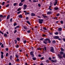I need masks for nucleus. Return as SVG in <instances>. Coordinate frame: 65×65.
<instances>
[{"instance_id": "f257e3e1", "label": "nucleus", "mask_w": 65, "mask_h": 65, "mask_svg": "<svg viewBox=\"0 0 65 65\" xmlns=\"http://www.w3.org/2000/svg\"><path fill=\"white\" fill-rule=\"evenodd\" d=\"M38 21H39V23L40 24L42 23V22L43 21V19H39Z\"/></svg>"}, {"instance_id": "f03ea898", "label": "nucleus", "mask_w": 65, "mask_h": 65, "mask_svg": "<svg viewBox=\"0 0 65 65\" xmlns=\"http://www.w3.org/2000/svg\"><path fill=\"white\" fill-rule=\"evenodd\" d=\"M30 54L31 56H32L33 57H34V52H30Z\"/></svg>"}, {"instance_id": "7ed1b4c3", "label": "nucleus", "mask_w": 65, "mask_h": 65, "mask_svg": "<svg viewBox=\"0 0 65 65\" xmlns=\"http://www.w3.org/2000/svg\"><path fill=\"white\" fill-rule=\"evenodd\" d=\"M45 40H47V41L48 42V43H51V40H50V39L46 38L45 39Z\"/></svg>"}, {"instance_id": "20e7f679", "label": "nucleus", "mask_w": 65, "mask_h": 65, "mask_svg": "<svg viewBox=\"0 0 65 65\" xmlns=\"http://www.w3.org/2000/svg\"><path fill=\"white\" fill-rule=\"evenodd\" d=\"M24 12H25L26 13H25V15H27V14H29L30 13L29 12H27L25 11H24Z\"/></svg>"}, {"instance_id": "39448f33", "label": "nucleus", "mask_w": 65, "mask_h": 65, "mask_svg": "<svg viewBox=\"0 0 65 65\" xmlns=\"http://www.w3.org/2000/svg\"><path fill=\"white\" fill-rule=\"evenodd\" d=\"M54 37V39H57L59 38V36H55Z\"/></svg>"}, {"instance_id": "423d86ee", "label": "nucleus", "mask_w": 65, "mask_h": 65, "mask_svg": "<svg viewBox=\"0 0 65 65\" xmlns=\"http://www.w3.org/2000/svg\"><path fill=\"white\" fill-rule=\"evenodd\" d=\"M43 42L44 43H45L46 44V43L48 42L47 41V40H45L43 41Z\"/></svg>"}, {"instance_id": "0eeeda50", "label": "nucleus", "mask_w": 65, "mask_h": 65, "mask_svg": "<svg viewBox=\"0 0 65 65\" xmlns=\"http://www.w3.org/2000/svg\"><path fill=\"white\" fill-rule=\"evenodd\" d=\"M18 17L19 18H23V15L20 14L18 16Z\"/></svg>"}, {"instance_id": "6e6552de", "label": "nucleus", "mask_w": 65, "mask_h": 65, "mask_svg": "<svg viewBox=\"0 0 65 65\" xmlns=\"http://www.w3.org/2000/svg\"><path fill=\"white\" fill-rule=\"evenodd\" d=\"M47 14H51L52 13V12L49 11L47 12Z\"/></svg>"}, {"instance_id": "1a4fd4ad", "label": "nucleus", "mask_w": 65, "mask_h": 65, "mask_svg": "<svg viewBox=\"0 0 65 65\" xmlns=\"http://www.w3.org/2000/svg\"><path fill=\"white\" fill-rule=\"evenodd\" d=\"M62 28H58V31H62Z\"/></svg>"}, {"instance_id": "9d476101", "label": "nucleus", "mask_w": 65, "mask_h": 65, "mask_svg": "<svg viewBox=\"0 0 65 65\" xmlns=\"http://www.w3.org/2000/svg\"><path fill=\"white\" fill-rule=\"evenodd\" d=\"M31 16H34L35 15V13H31Z\"/></svg>"}, {"instance_id": "9b49d317", "label": "nucleus", "mask_w": 65, "mask_h": 65, "mask_svg": "<svg viewBox=\"0 0 65 65\" xmlns=\"http://www.w3.org/2000/svg\"><path fill=\"white\" fill-rule=\"evenodd\" d=\"M23 5V3H20L19 4V5L20 6H22Z\"/></svg>"}, {"instance_id": "f8f14e48", "label": "nucleus", "mask_w": 65, "mask_h": 65, "mask_svg": "<svg viewBox=\"0 0 65 65\" xmlns=\"http://www.w3.org/2000/svg\"><path fill=\"white\" fill-rule=\"evenodd\" d=\"M57 1H55L54 2V6H56V5L57 4Z\"/></svg>"}, {"instance_id": "ddd939ff", "label": "nucleus", "mask_w": 65, "mask_h": 65, "mask_svg": "<svg viewBox=\"0 0 65 65\" xmlns=\"http://www.w3.org/2000/svg\"><path fill=\"white\" fill-rule=\"evenodd\" d=\"M54 9L55 10H58L59 9V8L58 7H55L54 8Z\"/></svg>"}, {"instance_id": "4468645a", "label": "nucleus", "mask_w": 65, "mask_h": 65, "mask_svg": "<svg viewBox=\"0 0 65 65\" xmlns=\"http://www.w3.org/2000/svg\"><path fill=\"white\" fill-rule=\"evenodd\" d=\"M4 36L5 37H6L7 36V35L5 33L4 34Z\"/></svg>"}, {"instance_id": "2eb2a0df", "label": "nucleus", "mask_w": 65, "mask_h": 65, "mask_svg": "<svg viewBox=\"0 0 65 65\" xmlns=\"http://www.w3.org/2000/svg\"><path fill=\"white\" fill-rule=\"evenodd\" d=\"M9 18H10V15H8L7 16V20H8V19H9Z\"/></svg>"}, {"instance_id": "dca6fc26", "label": "nucleus", "mask_w": 65, "mask_h": 65, "mask_svg": "<svg viewBox=\"0 0 65 65\" xmlns=\"http://www.w3.org/2000/svg\"><path fill=\"white\" fill-rule=\"evenodd\" d=\"M51 51L52 53H55V52L54 51V50L53 49H51Z\"/></svg>"}, {"instance_id": "f3484780", "label": "nucleus", "mask_w": 65, "mask_h": 65, "mask_svg": "<svg viewBox=\"0 0 65 65\" xmlns=\"http://www.w3.org/2000/svg\"><path fill=\"white\" fill-rule=\"evenodd\" d=\"M13 58V57H12V56H10V58L11 60H12V58Z\"/></svg>"}, {"instance_id": "a211bd4d", "label": "nucleus", "mask_w": 65, "mask_h": 65, "mask_svg": "<svg viewBox=\"0 0 65 65\" xmlns=\"http://www.w3.org/2000/svg\"><path fill=\"white\" fill-rule=\"evenodd\" d=\"M46 36V35L44 34H43L42 35V37H45Z\"/></svg>"}, {"instance_id": "6ab92c4d", "label": "nucleus", "mask_w": 65, "mask_h": 65, "mask_svg": "<svg viewBox=\"0 0 65 65\" xmlns=\"http://www.w3.org/2000/svg\"><path fill=\"white\" fill-rule=\"evenodd\" d=\"M43 17L44 18H47V16L44 15H43Z\"/></svg>"}, {"instance_id": "aec40b11", "label": "nucleus", "mask_w": 65, "mask_h": 65, "mask_svg": "<svg viewBox=\"0 0 65 65\" xmlns=\"http://www.w3.org/2000/svg\"><path fill=\"white\" fill-rule=\"evenodd\" d=\"M58 56L59 57V58H61V59H62V56H60V55H59V54H58Z\"/></svg>"}, {"instance_id": "412c9836", "label": "nucleus", "mask_w": 65, "mask_h": 65, "mask_svg": "<svg viewBox=\"0 0 65 65\" xmlns=\"http://www.w3.org/2000/svg\"><path fill=\"white\" fill-rule=\"evenodd\" d=\"M24 29H25V30H27V29H28V28H27V27L26 26H24Z\"/></svg>"}, {"instance_id": "4be33fe9", "label": "nucleus", "mask_w": 65, "mask_h": 65, "mask_svg": "<svg viewBox=\"0 0 65 65\" xmlns=\"http://www.w3.org/2000/svg\"><path fill=\"white\" fill-rule=\"evenodd\" d=\"M3 15L2 14L0 15V18H3Z\"/></svg>"}, {"instance_id": "5701e85b", "label": "nucleus", "mask_w": 65, "mask_h": 65, "mask_svg": "<svg viewBox=\"0 0 65 65\" xmlns=\"http://www.w3.org/2000/svg\"><path fill=\"white\" fill-rule=\"evenodd\" d=\"M24 7H27V5L26 4L24 5H23Z\"/></svg>"}, {"instance_id": "b1692460", "label": "nucleus", "mask_w": 65, "mask_h": 65, "mask_svg": "<svg viewBox=\"0 0 65 65\" xmlns=\"http://www.w3.org/2000/svg\"><path fill=\"white\" fill-rule=\"evenodd\" d=\"M15 57L17 58H19V55H15Z\"/></svg>"}, {"instance_id": "393cba45", "label": "nucleus", "mask_w": 65, "mask_h": 65, "mask_svg": "<svg viewBox=\"0 0 65 65\" xmlns=\"http://www.w3.org/2000/svg\"><path fill=\"white\" fill-rule=\"evenodd\" d=\"M54 34H55V35H58V34H59V33H58V32H55Z\"/></svg>"}, {"instance_id": "a878e982", "label": "nucleus", "mask_w": 65, "mask_h": 65, "mask_svg": "<svg viewBox=\"0 0 65 65\" xmlns=\"http://www.w3.org/2000/svg\"><path fill=\"white\" fill-rule=\"evenodd\" d=\"M56 42L55 40H53L52 41V43H55Z\"/></svg>"}, {"instance_id": "bb28decb", "label": "nucleus", "mask_w": 65, "mask_h": 65, "mask_svg": "<svg viewBox=\"0 0 65 65\" xmlns=\"http://www.w3.org/2000/svg\"><path fill=\"white\" fill-rule=\"evenodd\" d=\"M17 40H18V41H20V38H17Z\"/></svg>"}, {"instance_id": "cd10ccee", "label": "nucleus", "mask_w": 65, "mask_h": 65, "mask_svg": "<svg viewBox=\"0 0 65 65\" xmlns=\"http://www.w3.org/2000/svg\"><path fill=\"white\" fill-rule=\"evenodd\" d=\"M1 58H2V59L3 58V55L2 54L1 55Z\"/></svg>"}, {"instance_id": "c85d7f7f", "label": "nucleus", "mask_w": 65, "mask_h": 65, "mask_svg": "<svg viewBox=\"0 0 65 65\" xmlns=\"http://www.w3.org/2000/svg\"><path fill=\"white\" fill-rule=\"evenodd\" d=\"M26 23H27L28 24H29V25H30V22H29L28 21H26Z\"/></svg>"}, {"instance_id": "c756f323", "label": "nucleus", "mask_w": 65, "mask_h": 65, "mask_svg": "<svg viewBox=\"0 0 65 65\" xmlns=\"http://www.w3.org/2000/svg\"><path fill=\"white\" fill-rule=\"evenodd\" d=\"M21 8H19L17 10L18 11H20V10H21Z\"/></svg>"}, {"instance_id": "7c9ffc66", "label": "nucleus", "mask_w": 65, "mask_h": 65, "mask_svg": "<svg viewBox=\"0 0 65 65\" xmlns=\"http://www.w3.org/2000/svg\"><path fill=\"white\" fill-rule=\"evenodd\" d=\"M60 54L61 55H63L64 54L63 52H60Z\"/></svg>"}, {"instance_id": "2f4dec72", "label": "nucleus", "mask_w": 65, "mask_h": 65, "mask_svg": "<svg viewBox=\"0 0 65 65\" xmlns=\"http://www.w3.org/2000/svg\"><path fill=\"white\" fill-rule=\"evenodd\" d=\"M1 47L2 48H3L4 47V46L3 44H2L1 45Z\"/></svg>"}, {"instance_id": "473e14b6", "label": "nucleus", "mask_w": 65, "mask_h": 65, "mask_svg": "<svg viewBox=\"0 0 65 65\" xmlns=\"http://www.w3.org/2000/svg\"><path fill=\"white\" fill-rule=\"evenodd\" d=\"M44 39L43 38H41L40 39V40H43Z\"/></svg>"}, {"instance_id": "72a5a7b5", "label": "nucleus", "mask_w": 65, "mask_h": 65, "mask_svg": "<svg viewBox=\"0 0 65 65\" xmlns=\"http://www.w3.org/2000/svg\"><path fill=\"white\" fill-rule=\"evenodd\" d=\"M32 59L34 60H36V58L35 57H33L32 58Z\"/></svg>"}, {"instance_id": "f704fd0d", "label": "nucleus", "mask_w": 65, "mask_h": 65, "mask_svg": "<svg viewBox=\"0 0 65 65\" xmlns=\"http://www.w3.org/2000/svg\"><path fill=\"white\" fill-rule=\"evenodd\" d=\"M8 53H7L6 54V56L8 57Z\"/></svg>"}, {"instance_id": "c9c22d12", "label": "nucleus", "mask_w": 65, "mask_h": 65, "mask_svg": "<svg viewBox=\"0 0 65 65\" xmlns=\"http://www.w3.org/2000/svg\"><path fill=\"white\" fill-rule=\"evenodd\" d=\"M19 61L20 60L19 59H16V61H17V62H19Z\"/></svg>"}, {"instance_id": "e433bc0d", "label": "nucleus", "mask_w": 65, "mask_h": 65, "mask_svg": "<svg viewBox=\"0 0 65 65\" xmlns=\"http://www.w3.org/2000/svg\"><path fill=\"white\" fill-rule=\"evenodd\" d=\"M21 3H22V2H25V0H21Z\"/></svg>"}, {"instance_id": "4c0bfd02", "label": "nucleus", "mask_w": 65, "mask_h": 65, "mask_svg": "<svg viewBox=\"0 0 65 65\" xmlns=\"http://www.w3.org/2000/svg\"><path fill=\"white\" fill-rule=\"evenodd\" d=\"M17 4L16 3H14L13 4L14 6H16L17 5Z\"/></svg>"}, {"instance_id": "58836bf2", "label": "nucleus", "mask_w": 65, "mask_h": 65, "mask_svg": "<svg viewBox=\"0 0 65 65\" xmlns=\"http://www.w3.org/2000/svg\"><path fill=\"white\" fill-rule=\"evenodd\" d=\"M33 1L34 2H38V1L35 0H33Z\"/></svg>"}, {"instance_id": "ea45409f", "label": "nucleus", "mask_w": 65, "mask_h": 65, "mask_svg": "<svg viewBox=\"0 0 65 65\" xmlns=\"http://www.w3.org/2000/svg\"><path fill=\"white\" fill-rule=\"evenodd\" d=\"M9 6V4H8L6 6V7H8Z\"/></svg>"}, {"instance_id": "a19ab883", "label": "nucleus", "mask_w": 65, "mask_h": 65, "mask_svg": "<svg viewBox=\"0 0 65 65\" xmlns=\"http://www.w3.org/2000/svg\"><path fill=\"white\" fill-rule=\"evenodd\" d=\"M27 32L28 33H29L30 32V30H28L27 31Z\"/></svg>"}, {"instance_id": "79ce46f5", "label": "nucleus", "mask_w": 65, "mask_h": 65, "mask_svg": "<svg viewBox=\"0 0 65 65\" xmlns=\"http://www.w3.org/2000/svg\"><path fill=\"white\" fill-rule=\"evenodd\" d=\"M14 41L15 42V44H16L17 43V40H14Z\"/></svg>"}, {"instance_id": "37998d69", "label": "nucleus", "mask_w": 65, "mask_h": 65, "mask_svg": "<svg viewBox=\"0 0 65 65\" xmlns=\"http://www.w3.org/2000/svg\"><path fill=\"white\" fill-rule=\"evenodd\" d=\"M43 29L44 30H47V29H46V28L45 27H43Z\"/></svg>"}, {"instance_id": "c03bdc74", "label": "nucleus", "mask_w": 65, "mask_h": 65, "mask_svg": "<svg viewBox=\"0 0 65 65\" xmlns=\"http://www.w3.org/2000/svg\"><path fill=\"white\" fill-rule=\"evenodd\" d=\"M21 12V11H20L18 12H17L18 14H19V13H20Z\"/></svg>"}, {"instance_id": "a18cd8bd", "label": "nucleus", "mask_w": 65, "mask_h": 65, "mask_svg": "<svg viewBox=\"0 0 65 65\" xmlns=\"http://www.w3.org/2000/svg\"><path fill=\"white\" fill-rule=\"evenodd\" d=\"M19 46L18 45H17L16 46V47L17 48H18Z\"/></svg>"}, {"instance_id": "49530a36", "label": "nucleus", "mask_w": 65, "mask_h": 65, "mask_svg": "<svg viewBox=\"0 0 65 65\" xmlns=\"http://www.w3.org/2000/svg\"><path fill=\"white\" fill-rule=\"evenodd\" d=\"M51 61L53 62H56V61L55 60H51Z\"/></svg>"}, {"instance_id": "de8ad7c7", "label": "nucleus", "mask_w": 65, "mask_h": 65, "mask_svg": "<svg viewBox=\"0 0 65 65\" xmlns=\"http://www.w3.org/2000/svg\"><path fill=\"white\" fill-rule=\"evenodd\" d=\"M0 33H1V34H2L3 35V34H3V33L1 31V30H0Z\"/></svg>"}, {"instance_id": "09e8293b", "label": "nucleus", "mask_w": 65, "mask_h": 65, "mask_svg": "<svg viewBox=\"0 0 65 65\" xmlns=\"http://www.w3.org/2000/svg\"><path fill=\"white\" fill-rule=\"evenodd\" d=\"M17 32V30H15L14 31V34H15V33Z\"/></svg>"}, {"instance_id": "8fccbe9b", "label": "nucleus", "mask_w": 65, "mask_h": 65, "mask_svg": "<svg viewBox=\"0 0 65 65\" xmlns=\"http://www.w3.org/2000/svg\"><path fill=\"white\" fill-rule=\"evenodd\" d=\"M50 48L51 49H54V48L53 47H50Z\"/></svg>"}, {"instance_id": "3c124183", "label": "nucleus", "mask_w": 65, "mask_h": 65, "mask_svg": "<svg viewBox=\"0 0 65 65\" xmlns=\"http://www.w3.org/2000/svg\"><path fill=\"white\" fill-rule=\"evenodd\" d=\"M12 18H11L10 19V22H12Z\"/></svg>"}, {"instance_id": "603ef678", "label": "nucleus", "mask_w": 65, "mask_h": 65, "mask_svg": "<svg viewBox=\"0 0 65 65\" xmlns=\"http://www.w3.org/2000/svg\"><path fill=\"white\" fill-rule=\"evenodd\" d=\"M17 25V23H14V26H16Z\"/></svg>"}, {"instance_id": "864d4df0", "label": "nucleus", "mask_w": 65, "mask_h": 65, "mask_svg": "<svg viewBox=\"0 0 65 65\" xmlns=\"http://www.w3.org/2000/svg\"><path fill=\"white\" fill-rule=\"evenodd\" d=\"M48 59H49V60H50V61H51V60L52 59V58H51L49 57Z\"/></svg>"}, {"instance_id": "5fc2aeb1", "label": "nucleus", "mask_w": 65, "mask_h": 65, "mask_svg": "<svg viewBox=\"0 0 65 65\" xmlns=\"http://www.w3.org/2000/svg\"><path fill=\"white\" fill-rule=\"evenodd\" d=\"M38 6L39 7H40V6H41V5H40V4H38Z\"/></svg>"}, {"instance_id": "6e6d98bb", "label": "nucleus", "mask_w": 65, "mask_h": 65, "mask_svg": "<svg viewBox=\"0 0 65 65\" xmlns=\"http://www.w3.org/2000/svg\"><path fill=\"white\" fill-rule=\"evenodd\" d=\"M1 53L2 54V55H3L4 54V53L3 52H1Z\"/></svg>"}, {"instance_id": "4d7b16f0", "label": "nucleus", "mask_w": 65, "mask_h": 65, "mask_svg": "<svg viewBox=\"0 0 65 65\" xmlns=\"http://www.w3.org/2000/svg\"><path fill=\"white\" fill-rule=\"evenodd\" d=\"M58 40H62V39H60V38H59H59H58Z\"/></svg>"}, {"instance_id": "13d9d810", "label": "nucleus", "mask_w": 65, "mask_h": 65, "mask_svg": "<svg viewBox=\"0 0 65 65\" xmlns=\"http://www.w3.org/2000/svg\"><path fill=\"white\" fill-rule=\"evenodd\" d=\"M26 40H25L23 42L24 43H26Z\"/></svg>"}, {"instance_id": "bf43d9fd", "label": "nucleus", "mask_w": 65, "mask_h": 65, "mask_svg": "<svg viewBox=\"0 0 65 65\" xmlns=\"http://www.w3.org/2000/svg\"><path fill=\"white\" fill-rule=\"evenodd\" d=\"M5 4V2H3V3H2V5H4V4Z\"/></svg>"}, {"instance_id": "052dcab7", "label": "nucleus", "mask_w": 65, "mask_h": 65, "mask_svg": "<svg viewBox=\"0 0 65 65\" xmlns=\"http://www.w3.org/2000/svg\"><path fill=\"white\" fill-rule=\"evenodd\" d=\"M26 9V7H24L23 8V9L24 10H25Z\"/></svg>"}, {"instance_id": "680f3d73", "label": "nucleus", "mask_w": 65, "mask_h": 65, "mask_svg": "<svg viewBox=\"0 0 65 65\" xmlns=\"http://www.w3.org/2000/svg\"><path fill=\"white\" fill-rule=\"evenodd\" d=\"M63 57H65V53H64L63 55Z\"/></svg>"}, {"instance_id": "e2e57ef3", "label": "nucleus", "mask_w": 65, "mask_h": 65, "mask_svg": "<svg viewBox=\"0 0 65 65\" xmlns=\"http://www.w3.org/2000/svg\"><path fill=\"white\" fill-rule=\"evenodd\" d=\"M60 22L62 24H63V21H61Z\"/></svg>"}, {"instance_id": "0e129e2a", "label": "nucleus", "mask_w": 65, "mask_h": 65, "mask_svg": "<svg viewBox=\"0 0 65 65\" xmlns=\"http://www.w3.org/2000/svg\"><path fill=\"white\" fill-rule=\"evenodd\" d=\"M26 20H28V19H29V18L28 17H26Z\"/></svg>"}, {"instance_id": "69168bd1", "label": "nucleus", "mask_w": 65, "mask_h": 65, "mask_svg": "<svg viewBox=\"0 0 65 65\" xmlns=\"http://www.w3.org/2000/svg\"><path fill=\"white\" fill-rule=\"evenodd\" d=\"M59 15H60V14L59 13H58L57 14V17H58V16H59Z\"/></svg>"}, {"instance_id": "338daca9", "label": "nucleus", "mask_w": 65, "mask_h": 65, "mask_svg": "<svg viewBox=\"0 0 65 65\" xmlns=\"http://www.w3.org/2000/svg\"><path fill=\"white\" fill-rule=\"evenodd\" d=\"M17 27H15V28L14 29V30H16V29H17Z\"/></svg>"}, {"instance_id": "774afa93", "label": "nucleus", "mask_w": 65, "mask_h": 65, "mask_svg": "<svg viewBox=\"0 0 65 65\" xmlns=\"http://www.w3.org/2000/svg\"><path fill=\"white\" fill-rule=\"evenodd\" d=\"M11 65V63L10 62L9 63V65Z\"/></svg>"}]
</instances>
